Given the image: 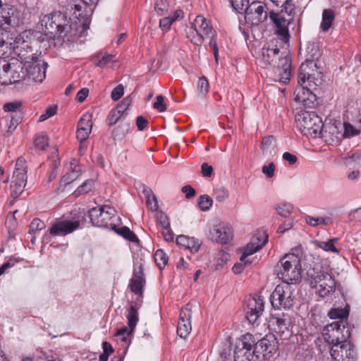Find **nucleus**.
I'll return each mask as SVG.
<instances>
[{
	"label": "nucleus",
	"mask_w": 361,
	"mask_h": 361,
	"mask_svg": "<svg viewBox=\"0 0 361 361\" xmlns=\"http://www.w3.org/2000/svg\"><path fill=\"white\" fill-rule=\"evenodd\" d=\"M176 243L180 247L188 249L192 253L197 252L200 246V243L194 238H190L183 235L177 237Z\"/></svg>",
	"instance_id": "nucleus-27"
},
{
	"label": "nucleus",
	"mask_w": 361,
	"mask_h": 361,
	"mask_svg": "<svg viewBox=\"0 0 361 361\" xmlns=\"http://www.w3.org/2000/svg\"><path fill=\"white\" fill-rule=\"evenodd\" d=\"M306 52L307 58L305 60L320 61L319 58L322 55V53L317 44L314 43L308 44Z\"/></svg>",
	"instance_id": "nucleus-35"
},
{
	"label": "nucleus",
	"mask_w": 361,
	"mask_h": 361,
	"mask_svg": "<svg viewBox=\"0 0 361 361\" xmlns=\"http://www.w3.org/2000/svg\"><path fill=\"white\" fill-rule=\"evenodd\" d=\"M216 37H217L216 32H214V34L212 33L211 35H208L206 37L209 39V46L213 52L216 62L218 63L219 48H218L217 42H216Z\"/></svg>",
	"instance_id": "nucleus-44"
},
{
	"label": "nucleus",
	"mask_w": 361,
	"mask_h": 361,
	"mask_svg": "<svg viewBox=\"0 0 361 361\" xmlns=\"http://www.w3.org/2000/svg\"><path fill=\"white\" fill-rule=\"evenodd\" d=\"M269 17L276 27V34L281 37L283 42H288L290 35L288 27L293 18H286L283 13H276L274 11L269 13Z\"/></svg>",
	"instance_id": "nucleus-16"
},
{
	"label": "nucleus",
	"mask_w": 361,
	"mask_h": 361,
	"mask_svg": "<svg viewBox=\"0 0 361 361\" xmlns=\"http://www.w3.org/2000/svg\"><path fill=\"white\" fill-rule=\"evenodd\" d=\"M19 57L24 60V66L26 71V78L28 81L42 82L46 76V68L47 63L44 61H38V58L32 54L24 56L21 53L18 54Z\"/></svg>",
	"instance_id": "nucleus-8"
},
{
	"label": "nucleus",
	"mask_w": 361,
	"mask_h": 361,
	"mask_svg": "<svg viewBox=\"0 0 361 361\" xmlns=\"http://www.w3.org/2000/svg\"><path fill=\"white\" fill-rule=\"evenodd\" d=\"M314 244L317 247L321 248L326 252H332L338 253V250L333 245L331 241H314Z\"/></svg>",
	"instance_id": "nucleus-45"
},
{
	"label": "nucleus",
	"mask_w": 361,
	"mask_h": 361,
	"mask_svg": "<svg viewBox=\"0 0 361 361\" xmlns=\"http://www.w3.org/2000/svg\"><path fill=\"white\" fill-rule=\"evenodd\" d=\"M122 115L123 114L120 113L119 111H117L116 109L111 111L108 116V121L109 124H116L119 121Z\"/></svg>",
	"instance_id": "nucleus-58"
},
{
	"label": "nucleus",
	"mask_w": 361,
	"mask_h": 361,
	"mask_svg": "<svg viewBox=\"0 0 361 361\" xmlns=\"http://www.w3.org/2000/svg\"><path fill=\"white\" fill-rule=\"evenodd\" d=\"M264 309V301L260 297H252L247 300L246 317L250 323L255 324L262 314Z\"/></svg>",
	"instance_id": "nucleus-19"
},
{
	"label": "nucleus",
	"mask_w": 361,
	"mask_h": 361,
	"mask_svg": "<svg viewBox=\"0 0 361 361\" xmlns=\"http://www.w3.org/2000/svg\"><path fill=\"white\" fill-rule=\"evenodd\" d=\"M114 57L115 56L112 54H106L102 56L101 57L98 56L97 66L101 68L105 67L111 62L114 61Z\"/></svg>",
	"instance_id": "nucleus-56"
},
{
	"label": "nucleus",
	"mask_w": 361,
	"mask_h": 361,
	"mask_svg": "<svg viewBox=\"0 0 361 361\" xmlns=\"http://www.w3.org/2000/svg\"><path fill=\"white\" fill-rule=\"evenodd\" d=\"M56 114V107L55 106H49L44 114H42L39 118V121L42 122L45 120L49 118Z\"/></svg>",
	"instance_id": "nucleus-59"
},
{
	"label": "nucleus",
	"mask_w": 361,
	"mask_h": 361,
	"mask_svg": "<svg viewBox=\"0 0 361 361\" xmlns=\"http://www.w3.org/2000/svg\"><path fill=\"white\" fill-rule=\"evenodd\" d=\"M116 212L111 207L104 205L94 207L89 211V216L93 226L114 229Z\"/></svg>",
	"instance_id": "nucleus-7"
},
{
	"label": "nucleus",
	"mask_w": 361,
	"mask_h": 361,
	"mask_svg": "<svg viewBox=\"0 0 361 361\" xmlns=\"http://www.w3.org/2000/svg\"><path fill=\"white\" fill-rule=\"evenodd\" d=\"M154 261L157 267L162 269L168 263V256L162 250H157L154 255Z\"/></svg>",
	"instance_id": "nucleus-40"
},
{
	"label": "nucleus",
	"mask_w": 361,
	"mask_h": 361,
	"mask_svg": "<svg viewBox=\"0 0 361 361\" xmlns=\"http://www.w3.org/2000/svg\"><path fill=\"white\" fill-rule=\"evenodd\" d=\"M18 24L17 17L14 16V10L8 5H4L0 0V27L6 30L10 27Z\"/></svg>",
	"instance_id": "nucleus-22"
},
{
	"label": "nucleus",
	"mask_w": 361,
	"mask_h": 361,
	"mask_svg": "<svg viewBox=\"0 0 361 361\" xmlns=\"http://www.w3.org/2000/svg\"><path fill=\"white\" fill-rule=\"evenodd\" d=\"M164 98L162 95L157 97V101L154 102L153 107L158 110L159 112H164L166 110V106L164 104Z\"/></svg>",
	"instance_id": "nucleus-60"
},
{
	"label": "nucleus",
	"mask_w": 361,
	"mask_h": 361,
	"mask_svg": "<svg viewBox=\"0 0 361 361\" xmlns=\"http://www.w3.org/2000/svg\"><path fill=\"white\" fill-rule=\"evenodd\" d=\"M34 144L37 149L44 150L49 145L48 137L45 134H39L35 137Z\"/></svg>",
	"instance_id": "nucleus-48"
},
{
	"label": "nucleus",
	"mask_w": 361,
	"mask_h": 361,
	"mask_svg": "<svg viewBox=\"0 0 361 361\" xmlns=\"http://www.w3.org/2000/svg\"><path fill=\"white\" fill-rule=\"evenodd\" d=\"M80 226V221L78 220H60L54 223L49 231L51 235L65 236L77 230Z\"/></svg>",
	"instance_id": "nucleus-18"
},
{
	"label": "nucleus",
	"mask_w": 361,
	"mask_h": 361,
	"mask_svg": "<svg viewBox=\"0 0 361 361\" xmlns=\"http://www.w3.org/2000/svg\"><path fill=\"white\" fill-rule=\"evenodd\" d=\"M197 90L199 96L202 98L204 97L209 90V84L206 77H200L197 82Z\"/></svg>",
	"instance_id": "nucleus-41"
},
{
	"label": "nucleus",
	"mask_w": 361,
	"mask_h": 361,
	"mask_svg": "<svg viewBox=\"0 0 361 361\" xmlns=\"http://www.w3.org/2000/svg\"><path fill=\"white\" fill-rule=\"evenodd\" d=\"M11 181L18 183L23 182L25 184L27 183L26 161L23 157L18 158L16 161Z\"/></svg>",
	"instance_id": "nucleus-26"
},
{
	"label": "nucleus",
	"mask_w": 361,
	"mask_h": 361,
	"mask_svg": "<svg viewBox=\"0 0 361 361\" xmlns=\"http://www.w3.org/2000/svg\"><path fill=\"white\" fill-rule=\"evenodd\" d=\"M142 192L146 200L147 207L155 212L158 209L159 205L156 196L154 195L152 190L148 186L143 185L142 186Z\"/></svg>",
	"instance_id": "nucleus-28"
},
{
	"label": "nucleus",
	"mask_w": 361,
	"mask_h": 361,
	"mask_svg": "<svg viewBox=\"0 0 361 361\" xmlns=\"http://www.w3.org/2000/svg\"><path fill=\"white\" fill-rule=\"evenodd\" d=\"M335 18V13L331 9H324L322 13V20L320 25L324 32H327L331 27Z\"/></svg>",
	"instance_id": "nucleus-31"
},
{
	"label": "nucleus",
	"mask_w": 361,
	"mask_h": 361,
	"mask_svg": "<svg viewBox=\"0 0 361 361\" xmlns=\"http://www.w3.org/2000/svg\"><path fill=\"white\" fill-rule=\"evenodd\" d=\"M99 0H82L81 3L71 6L75 18H78L83 25V30L89 28L90 23V13L92 11V6H95Z\"/></svg>",
	"instance_id": "nucleus-15"
},
{
	"label": "nucleus",
	"mask_w": 361,
	"mask_h": 361,
	"mask_svg": "<svg viewBox=\"0 0 361 361\" xmlns=\"http://www.w3.org/2000/svg\"><path fill=\"white\" fill-rule=\"evenodd\" d=\"M328 315L333 319H339L338 322H341L343 324V319L348 317V312L345 309L333 308L329 312Z\"/></svg>",
	"instance_id": "nucleus-42"
},
{
	"label": "nucleus",
	"mask_w": 361,
	"mask_h": 361,
	"mask_svg": "<svg viewBox=\"0 0 361 361\" xmlns=\"http://www.w3.org/2000/svg\"><path fill=\"white\" fill-rule=\"evenodd\" d=\"M293 209V206L288 203L281 204L276 207L278 214L284 218H288L290 215Z\"/></svg>",
	"instance_id": "nucleus-51"
},
{
	"label": "nucleus",
	"mask_w": 361,
	"mask_h": 361,
	"mask_svg": "<svg viewBox=\"0 0 361 361\" xmlns=\"http://www.w3.org/2000/svg\"><path fill=\"white\" fill-rule=\"evenodd\" d=\"M210 238L221 244H228L232 239V231L228 226L216 225L210 231Z\"/></svg>",
	"instance_id": "nucleus-23"
},
{
	"label": "nucleus",
	"mask_w": 361,
	"mask_h": 361,
	"mask_svg": "<svg viewBox=\"0 0 361 361\" xmlns=\"http://www.w3.org/2000/svg\"><path fill=\"white\" fill-rule=\"evenodd\" d=\"M275 169V164L271 162L268 165H264L262 169V171L268 178H271L274 176Z\"/></svg>",
	"instance_id": "nucleus-57"
},
{
	"label": "nucleus",
	"mask_w": 361,
	"mask_h": 361,
	"mask_svg": "<svg viewBox=\"0 0 361 361\" xmlns=\"http://www.w3.org/2000/svg\"><path fill=\"white\" fill-rule=\"evenodd\" d=\"M92 114L86 113L82 115L78 123L76 137L79 141H86L92 128Z\"/></svg>",
	"instance_id": "nucleus-24"
},
{
	"label": "nucleus",
	"mask_w": 361,
	"mask_h": 361,
	"mask_svg": "<svg viewBox=\"0 0 361 361\" xmlns=\"http://www.w3.org/2000/svg\"><path fill=\"white\" fill-rule=\"evenodd\" d=\"M145 284L143 273V264L141 259L136 260L133 266V276L130 280L129 288L136 295L142 294V288Z\"/></svg>",
	"instance_id": "nucleus-17"
},
{
	"label": "nucleus",
	"mask_w": 361,
	"mask_h": 361,
	"mask_svg": "<svg viewBox=\"0 0 361 361\" xmlns=\"http://www.w3.org/2000/svg\"><path fill=\"white\" fill-rule=\"evenodd\" d=\"M296 121L300 129L307 135L317 137L322 133V119L313 112L305 111L298 114Z\"/></svg>",
	"instance_id": "nucleus-10"
},
{
	"label": "nucleus",
	"mask_w": 361,
	"mask_h": 361,
	"mask_svg": "<svg viewBox=\"0 0 361 361\" xmlns=\"http://www.w3.org/2000/svg\"><path fill=\"white\" fill-rule=\"evenodd\" d=\"M3 109L6 112L16 113V116H21L23 114V103L20 101L6 103L3 106Z\"/></svg>",
	"instance_id": "nucleus-37"
},
{
	"label": "nucleus",
	"mask_w": 361,
	"mask_h": 361,
	"mask_svg": "<svg viewBox=\"0 0 361 361\" xmlns=\"http://www.w3.org/2000/svg\"><path fill=\"white\" fill-rule=\"evenodd\" d=\"M293 226V221L290 219L285 221L283 224L280 225L277 229V233H284L286 231L290 229Z\"/></svg>",
	"instance_id": "nucleus-62"
},
{
	"label": "nucleus",
	"mask_w": 361,
	"mask_h": 361,
	"mask_svg": "<svg viewBox=\"0 0 361 361\" xmlns=\"http://www.w3.org/2000/svg\"><path fill=\"white\" fill-rule=\"evenodd\" d=\"M131 103V99L129 97L125 98L121 104H118L116 109L119 111L120 113L123 114L124 111L128 109Z\"/></svg>",
	"instance_id": "nucleus-64"
},
{
	"label": "nucleus",
	"mask_w": 361,
	"mask_h": 361,
	"mask_svg": "<svg viewBox=\"0 0 361 361\" xmlns=\"http://www.w3.org/2000/svg\"><path fill=\"white\" fill-rule=\"evenodd\" d=\"M21 120V116H11L10 119V124L8 126V132L12 133L18 126Z\"/></svg>",
	"instance_id": "nucleus-63"
},
{
	"label": "nucleus",
	"mask_w": 361,
	"mask_h": 361,
	"mask_svg": "<svg viewBox=\"0 0 361 361\" xmlns=\"http://www.w3.org/2000/svg\"><path fill=\"white\" fill-rule=\"evenodd\" d=\"M0 84L8 85L11 84L10 62L0 59Z\"/></svg>",
	"instance_id": "nucleus-30"
},
{
	"label": "nucleus",
	"mask_w": 361,
	"mask_h": 361,
	"mask_svg": "<svg viewBox=\"0 0 361 361\" xmlns=\"http://www.w3.org/2000/svg\"><path fill=\"white\" fill-rule=\"evenodd\" d=\"M190 30L192 34L197 33V36L191 38V42L200 47L202 44L204 37L216 32L202 16H197L195 18L190 27Z\"/></svg>",
	"instance_id": "nucleus-14"
},
{
	"label": "nucleus",
	"mask_w": 361,
	"mask_h": 361,
	"mask_svg": "<svg viewBox=\"0 0 361 361\" xmlns=\"http://www.w3.org/2000/svg\"><path fill=\"white\" fill-rule=\"evenodd\" d=\"M72 16L75 21L69 24L68 20L63 13L56 12L45 16L42 19V23L44 24V27L49 32L57 35L59 37H68V36L76 35H78L77 30L79 27L81 28L79 34L82 35L88 28L83 30L82 24L78 18H75L73 13Z\"/></svg>",
	"instance_id": "nucleus-3"
},
{
	"label": "nucleus",
	"mask_w": 361,
	"mask_h": 361,
	"mask_svg": "<svg viewBox=\"0 0 361 361\" xmlns=\"http://www.w3.org/2000/svg\"><path fill=\"white\" fill-rule=\"evenodd\" d=\"M215 199L219 202H222L228 197V192L224 188H216L214 192Z\"/></svg>",
	"instance_id": "nucleus-55"
},
{
	"label": "nucleus",
	"mask_w": 361,
	"mask_h": 361,
	"mask_svg": "<svg viewBox=\"0 0 361 361\" xmlns=\"http://www.w3.org/2000/svg\"><path fill=\"white\" fill-rule=\"evenodd\" d=\"M298 84L307 91H313L323 83L321 61L305 60L298 70Z\"/></svg>",
	"instance_id": "nucleus-5"
},
{
	"label": "nucleus",
	"mask_w": 361,
	"mask_h": 361,
	"mask_svg": "<svg viewBox=\"0 0 361 361\" xmlns=\"http://www.w3.org/2000/svg\"><path fill=\"white\" fill-rule=\"evenodd\" d=\"M270 302L274 309H290L293 305L292 290L290 285L279 284L270 296Z\"/></svg>",
	"instance_id": "nucleus-12"
},
{
	"label": "nucleus",
	"mask_w": 361,
	"mask_h": 361,
	"mask_svg": "<svg viewBox=\"0 0 361 361\" xmlns=\"http://www.w3.org/2000/svg\"><path fill=\"white\" fill-rule=\"evenodd\" d=\"M213 200L207 195H202L198 199V205L202 211H207L212 206Z\"/></svg>",
	"instance_id": "nucleus-47"
},
{
	"label": "nucleus",
	"mask_w": 361,
	"mask_h": 361,
	"mask_svg": "<svg viewBox=\"0 0 361 361\" xmlns=\"http://www.w3.org/2000/svg\"><path fill=\"white\" fill-rule=\"evenodd\" d=\"M330 130H332L333 133H336V137L339 139L341 137H351L356 135L359 133V131L355 129L351 124L345 123L344 124V132L341 133L338 131L336 127L332 126L330 127Z\"/></svg>",
	"instance_id": "nucleus-33"
},
{
	"label": "nucleus",
	"mask_w": 361,
	"mask_h": 361,
	"mask_svg": "<svg viewBox=\"0 0 361 361\" xmlns=\"http://www.w3.org/2000/svg\"><path fill=\"white\" fill-rule=\"evenodd\" d=\"M25 185H26V184L23 183V182H21L20 183H18L16 182L11 181V196L16 197H18V195H20L23 192V190H24Z\"/></svg>",
	"instance_id": "nucleus-53"
},
{
	"label": "nucleus",
	"mask_w": 361,
	"mask_h": 361,
	"mask_svg": "<svg viewBox=\"0 0 361 361\" xmlns=\"http://www.w3.org/2000/svg\"><path fill=\"white\" fill-rule=\"evenodd\" d=\"M128 326L130 329H135L138 322V312L135 306L131 305L128 311L127 314Z\"/></svg>",
	"instance_id": "nucleus-39"
},
{
	"label": "nucleus",
	"mask_w": 361,
	"mask_h": 361,
	"mask_svg": "<svg viewBox=\"0 0 361 361\" xmlns=\"http://www.w3.org/2000/svg\"><path fill=\"white\" fill-rule=\"evenodd\" d=\"M94 181L92 180H86L75 190L74 193L76 196L87 194L90 192L93 188Z\"/></svg>",
	"instance_id": "nucleus-43"
},
{
	"label": "nucleus",
	"mask_w": 361,
	"mask_h": 361,
	"mask_svg": "<svg viewBox=\"0 0 361 361\" xmlns=\"http://www.w3.org/2000/svg\"><path fill=\"white\" fill-rule=\"evenodd\" d=\"M124 94V88L122 85H118L111 92V99L114 101H117L121 98Z\"/></svg>",
	"instance_id": "nucleus-61"
},
{
	"label": "nucleus",
	"mask_w": 361,
	"mask_h": 361,
	"mask_svg": "<svg viewBox=\"0 0 361 361\" xmlns=\"http://www.w3.org/2000/svg\"><path fill=\"white\" fill-rule=\"evenodd\" d=\"M11 84L27 80L26 71L23 61L13 59L10 62Z\"/></svg>",
	"instance_id": "nucleus-25"
},
{
	"label": "nucleus",
	"mask_w": 361,
	"mask_h": 361,
	"mask_svg": "<svg viewBox=\"0 0 361 361\" xmlns=\"http://www.w3.org/2000/svg\"><path fill=\"white\" fill-rule=\"evenodd\" d=\"M250 0H230L232 7L238 13L245 12L250 6Z\"/></svg>",
	"instance_id": "nucleus-49"
},
{
	"label": "nucleus",
	"mask_w": 361,
	"mask_h": 361,
	"mask_svg": "<svg viewBox=\"0 0 361 361\" xmlns=\"http://www.w3.org/2000/svg\"><path fill=\"white\" fill-rule=\"evenodd\" d=\"M262 56L264 61L268 64L273 65L278 69V80L280 82L286 84L291 77V60L288 55H283L280 49L275 47H264L262 50Z\"/></svg>",
	"instance_id": "nucleus-4"
},
{
	"label": "nucleus",
	"mask_w": 361,
	"mask_h": 361,
	"mask_svg": "<svg viewBox=\"0 0 361 361\" xmlns=\"http://www.w3.org/2000/svg\"><path fill=\"white\" fill-rule=\"evenodd\" d=\"M305 281L311 288H317V294L325 298L335 291L336 281L327 267L321 262H312L305 265L302 271Z\"/></svg>",
	"instance_id": "nucleus-2"
},
{
	"label": "nucleus",
	"mask_w": 361,
	"mask_h": 361,
	"mask_svg": "<svg viewBox=\"0 0 361 361\" xmlns=\"http://www.w3.org/2000/svg\"><path fill=\"white\" fill-rule=\"evenodd\" d=\"M305 222L313 227H316L319 225H330L332 223V220L330 217L322 216V217H314L312 216L307 215L305 217Z\"/></svg>",
	"instance_id": "nucleus-32"
},
{
	"label": "nucleus",
	"mask_w": 361,
	"mask_h": 361,
	"mask_svg": "<svg viewBox=\"0 0 361 361\" xmlns=\"http://www.w3.org/2000/svg\"><path fill=\"white\" fill-rule=\"evenodd\" d=\"M255 336L251 334L243 335L237 341L234 350L235 361L257 360L255 350Z\"/></svg>",
	"instance_id": "nucleus-9"
},
{
	"label": "nucleus",
	"mask_w": 361,
	"mask_h": 361,
	"mask_svg": "<svg viewBox=\"0 0 361 361\" xmlns=\"http://www.w3.org/2000/svg\"><path fill=\"white\" fill-rule=\"evenodd\" d=\"M300 257L293 254H286L281 259L277 268V275L284 284H294L300 282L302 270Z\"/></svg>",
	"instance_id": "nucleus-6"
},
{
	"label": "nucleus",
	"mask_w": 361,
	"mask_h": 361,
	"mask_svg": "<svg viewBox=\"0 0 361 361\" xmlns=\"http://www.w3.org/2000/svg\"><path fill=\"white\" fill-rule=\"evenodd\" d=\"M191 310L189 308L181 309L177 325V334L182 338L188 337L191 332Z\"/></svg>",
	"instance_id": "nucleus-21"
},
{
	"label": "nucleus",
	"mask_w": 361,
	"mask_h": 361,
	"mask_svg": "<svg viewBox=\"0 0 361 361\" xmlns=\"http://www.w3.org/2000/svg\"><path fill=\"white\" fill-rule=\"evenodd\" d=\"M80 175V169L79 167L75 166L74 169H72V171L65 174L60 180V185L61 186H66L71 183L75 180Z\"/></svg>",
	"instance_id": "nucleus-34"
},
{
	"label": "nucleus",
	"mask_w": 361,
	"mask_h": 361,
	"mask_svg": "<svg viewBox=\"0 0 361 361\" xmlns=\"http://www.w3.org/2000/svg\"><path fill=\"white\" fill-rule=\"evenodd\" d=\"M325 339L332 344L330 354L334 361H353L355 351L347 338L350 331L341 322H334L326 328Z\"/></svg>",
	"instance_id": "nucleus-1"
},
{
	"label": "nucleus",
	"mask_w": 361,
	"mask_h": 361,
	"mask_svg": "<svg viewBox=\"0 0 361 361\" xmlns=\"http://www.w3.org/2000/svg\"><path fill=\"white\" fill-rule=\"evenodd\" d=\"M245 20L251 26L258 25L267 18V5L261 1H252L246 8Z\"/></svg>",
	"instance_id": "nucleus-13"
},
{
	"label": "nucleus",
	"mask_w": 361,
	"mask_h": 361,
	"mask_svg": "<svg viewBox=\"0 0 361 361\" xmlns=\"http://www.w3.org/2000/svg\"><path fill=\"white\" fill-rule=\"evenodd\" d=\"M255 350L257 360H269L277 351L279 343L274 334H267L260 340L255 338Z\"/></svg>",
	"instance_id": "nucleus-11"
},
{
	"label": "nucleus",
	"mask_w": 361,
	"mask_h": 361,
	"mask_svg": "<svg viewBox=\"0 0 361 361\" xmlns=\"http://www.w3.org/2000/svg\"><path fill=\"white\" fill-rule=\"evenodd\" d=\"M268 236H266L264 240L262 243H249L244 249L243 252L240 257V260L241 262H245V264H247V262L245 261V259L256 252L257 251L262 249L265 244L267 243Z\"/></svg>",
	"instance_id": "nucleus-29"
},
{
	"label": "nucleus",
	"mask_w": 361,
	"mask_h": 361,
	"mask_svg": "<svg viewBox=\"0 0 361 361\" xmlns=\"http://www.w3.org/2000/svg\"><path fill=\"white\" fill-rule=\"evenodd\" d=\"M169 4L167 0H156L154 3V9L158 15L161 16L167 11Z\"/></svg>",
	"instance_id": "nucleus-52"
},
{
	"label": "nucleus",
	"mask_w": 361,
	"mask_h": 361,
	"mask_svg": "<svg viewBox=\"0 0 361 361\" xmlns=\"http://www.w3.org/2000/svg\"><path fill=\"white\" fill-rule=\"evenodd\" d=\"M275 144V138L272 135L264 137L261 142V149L264 154H271Z\"/></svg>",
	"instance_id": "nucleus-38"
},
{
	"label": "nucleus",
	"mask_w": 361,
	"mask_h": 361,
	"mask_svg": "<svg viewBox=\"0 0 361 361\" xmlns=\"http://www.w3.org/2000/svg\"><path fill=\"white\" fill-rule=\"evenodd\" d=\"M117 233L124 238L131 241L136 242L138 240L136 235L126 226L121 227L117 231Z\"/></svg>",
	"instance_id": "nucleus-50"
},
{
	"label": "nucleus",
	"mask_w": 361,
	"mask_h": 361,
	"mask_svg": "<svg viewBox=\"0 0 361 361\" xmlns=\"http://www.w3.org/2000/svg\"><path fill=\"white\" fill-rule=\"evenodd\" d=\"M292 323L291 317L288 313H279L271 315L269 324L276 333L283 334L289 330Z\"/></svg>",
	"instance_id": "nucleus-20"
},
{
	"label": "nucleus",
	"mask_w": 361,
	"mask_h": 361,
	"mask_svg": "<svg viewBox=\"0 0 361 361\" xmlns=\"http://www.w3.org/2000/svg\"><path fill=\"white\" fill-rule=\"evenodd\" d=\"M281 10L279 13H283V16L287 14L289 18H293L292 15L294 13L295 6L293 0H286L281 6Z\"/></svg>",
	"instance_id": "nucleus-46"
},
{
	"label": "nucleus",
	"mask_w": 361,
	"mask_h": 361,
	"mask_svg": "<svg viewBox=\"0 0 361 361\" xmlns=\"http://www.w3.org/2000/svg\"><path fill=\"white\" fill-rule=\"evenodd\" d=\"M134 330V329H130L129 326L122 327L117 331L115 336L121 341L124 342L125 344L128 345L130 343L131 336Z\"/></svg>",
	"instance_id": "nucleus-36"
},
{
	"label": "nucleus",
	"mask_w": 361,
	"mask_h": 361,
	"mask_svg": "<svg viewBox=\"0 0 361 361\" xmlns=\"http://www.w3.org/2000/svg\"><path fill=\"white\" fill-rule=\"evenodd\" d=\"M45 228L44 223L39 219H34L30 224L29 233H33L37 231H41Z\"/></svg>",
	"instance_id": "nucleus-54"
}]
</instances>
